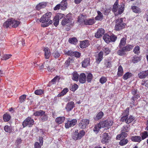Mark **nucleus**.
I'll return each instance as SVG.
<instances>
[{
  "label": "nucleus",
  "mask_w": 148,
  "mask_h": 148,
  "mask_svg": "<svg viewBox=\"0 0 148 148\" xmlns=\"http://www.w3.org/2000/svg\"><path fill=\"white\" fill-rule=\"evenodd\" d=\"M74 24V21H73L72 15L70 13L66 15L61 22V24L62 25H66L67 26V27L65 29L67 31H69L70 30L71 26H73Z\"/></svg>",
  "instance_id": "1"
},
{
  "label": "nucleus",
  "mask_w": 148,
  "mask_h": 148,
  "mask_svg": "<svg viewBox=\"0 0 148 148\" xmlns=\"http://www.w3.org/2000/svg\"><path fill=\"white\" fill-rule=\"evenodd\" d=\"M130 109L129 107L127 108L125 110L123 111L121 114L120 121L123 122H125L127 124L131 123L134 119L135 118L132 115L128 116L129 114Z\"/></svg>",
  "instance_id": "2"
},
{
  "label": "nucleus",
  "mask_w": 148,
  "mask_h": 148,
  "mask_svg": "<svg viewBox=\"0 0 148 148\" xmlns=\"http://www.w3.org/2000/svg\"><path fill=\"white\" fill-rule=\"evenodd\" d=\"M51 12H49L42 16L40 20V22L42 23H46L45 24H42V27H46L52 23V21L51 20Z\"/></svg>",
  "instance_id": "3"
},
{
  "label": "nucleus",
  "mask_w": 148,
  "mask_h": 148,
  "mask_svg": "<svg viewBox=\"0 0 148 148\" xmlns=\"http://www.w3.org/2000/svg\"><path fill=\"white\" fill-rule=\"evenodd\" d=\"M124 5H119V1L116 0L113 5L112 11L116 16L121 14L124 10Z\"/></svg>",
  "instance_id": "4"
},
{
  "label": "nucleus",
  "mask_w": 148,
  "mask_h": 148,
  "mask_svg": "<svg viewBox=\"0 0 148 148\" xmlns=\"http://www.w3.org/2000/svg\"><path fill=\"white\" fill-rule=\"evenodd\" d=\"M21 22L13 18H10L8 19L3 23V27L5 28L11 27L16 28L18 27Z\"/></svg>",
  "instance_id": "5"
},
{
  "label": "nucleus",
  "mask_w": 148,
  "mask_h": 148,
  "mask_svg": "<svg viewBox=\"0 0 148 148\" xmlns=\"http://www.w3.org/2000/svg\"><path fill=\"white\" fill-rule=\"evenodd\" d=\"M134 47L133 45H127L125 46L119 48L117 51V54L121 56H124L126 55V52L129 51L132 49Z\"/></svg>",
  "instance_id": "6"
},
{
  "label": "nucleus",
  "mask_w": 148,
  "mask_h": 148,
  "mask_svg": "<svg viewBox=\"0 0 148 148\" xmlns=\"http://www.w3.org/2000/svg\"><path fill=\"white\" fill-rule=\"evenodd\" d=\"M123 18H120L116 20V25L115 26V30L116 31H119L124 28L126 25L123 21Z\"/></svg>",
  "instance_id": "7"
},
{
  "label": "nucleus",
  "mask_w": 148,
  "mask_h": 148,
  "mask_svg": "<svg viewBox=\"0 0 148 148\" xmlns=\"http://www.w3.org/2000/svg\"><path fill=\"white\" fill-rule=\"evenodd\" d=\"M86 133L84 130H82L78 132V130H77L74 132L73 138L75 140L81 139L85 135Z\"/></svg>",
  "instance_id": "8"
},
{
  "label": "nucleus",
  "mask_w": 148,
  "mask_h": 148,
  "mask_svg": "<svg viewBox=\"0 0 148 148\" xmlns=\"http://www.w3.org/2000/svg\"><path fill=\"white\" fill-rule=\"evenodd\" d=\"M34 122V120L32 119L31 117L28 116L23 121L22 125L23 128L27 126L29 127H31L33 125Z\"/></svg>",
  "instance_id": "9"
},
{
  "label": "nucleus",
  "mask_w": 148,
  "mask_h": 148,
  "mask_svg": "<svg viewBox=\"0 0 148 148\" xmlns=\"http://www.w3.org/2000/svg\"><path fill=\"white\" fill-rule=\"evenodd\" d=\"M137 91V90L135 89L132 91L131 93L133 96L131 99L132 101L131 103L133 105H135V101L140 97V95Z\"/></svg>",
  "instance_id": "10"
},
{
  "label": "nucleus",
  "mask_w": 148,
  "mask_h": 148,
  "mask_svg": "<svg viewBox=\"0 0 148 148\" xmlns=\"http://www.w3.org/2000/svg\"><path fill=\"white\" fill-rule=\"evenodd\" d=\"M90 121L88 119H85L81 120L78 123L79 127L82 129H85L89 123Z\"/></svg>",
  "instance_id": "11"
},
{
  "label": "nucleus",
  "mask_w": 148,
  "mask_h": 148,
  "mask_svg": "<svg viewBox=\"0 0 148 148\" xmlns=\"http://www.w3.org/2000/svg\"><path fill=\"white\" fill-rule=\"evenodd\" d=\"M64 16L63 14L59 13H57L53 19L54 25L57 27L59 24V20L62 19Z\"/></svg>",
  "instance_id": "12"
},
{
  "label": "nucleus",
  "mask_w": 148,
  "mask_h": 148,
  "mask_svg": "<svg viewBox=\"0 0 148 148\" xmlns=\"http://www.w3.org/2000/svg\"><path fill=\"white\" fill-rule=\"evenodd\" d=\"M77 122V121L76 119H73L71 120H68L65 123V127L66 129L73 127L76 124Z\"/></svg>",
  "instance_id": "13"
},
{
  "label": "nucleus",
  "mask_w": 148,
  "mask_h": 148,
  "mask_svg": "<svg viewBox=\"0 0 148 148\" xmlns=\"http://www.w3.org/2000/svg\"><path fill=\"white\" fill-rule=\"evenodd\" d=\"M99 122L102 128L106 127L108 128H110L113 123V122L112 121L108 120H106L103 121H101Z\"/></svg>",
  "instance_id": "14"
},
{
  "label": "nucleus",
  "mask_w": 148,
  "mask_h": 148,
  "mask_svg": "<svg viewBox=\"0 0 148 148\" xmlns=\"http://www.w3.org/2000/svg\"><path fill=\"white\" fill-rule=\"evenodd\" d=\"M105 33V31L104 29L102 28H99L95 33V37L97 38H99L102 37Z\"/></svg>",
  "instance_id": "15"
},
{
  "label": "nucleus",
  "mask_w": 148,
  "mask_h": 148,
  "mask_svg": "<svg viewBox=\"0 0 148 148\" xmlns=\"http://www.w3.org/2000/svg\"><path fill=\"white\" fill-rule=\"evenodd\" d=\"M110 138L108 134L106 133H104L102 136V138L101 141V143L103 144L108 143L109 142Z\"/></svg>",
  "instance_id": "16"
},
{
  "label": "nucleus",
  "mask_w": 148,
  "mask_h": 148,
  "mask_svg": "<svg viewBox=\"0 0 148 148\" xmlns=\"http://www.w3.org/2000/svg\"><path fill=\"white\" fill-rule=\"evenodd\" d=\"M75 107V104L73 101H71L68 103L66 104L65 108L67 112L71 111Z\"/></svg>",
  "instance_id": "17"
},
{
  "label": "nucleus",
  "mask_w": 148,
  "mask_h": 148,
  "mask_svg": "<svg viewBox=\"0 0 148 148\" xmlns=\"http://www.w3.org/2000/svg\"><path fill=\"white\" fill-rule=\"evenodd\" d=\"M94 18L85 19L84 20V22L85 25H92L95 23Z\"/></svg>",
  "instance_id": "18"
},
{
  "label": "nucleus",
  "mask_w": 148,
  "mask_h": 148,
  "mask_svg": "<svg viewBox=\"0 0 148 148\" xmlns=\"http://www.w3.org/2000/svg\"><path fill=\"white\" fill-rule=\"evenodd\" d=\"M79 82L82 84H84L86 81V76L84 73H81L79 75Z\"/></svg>",
  "instance_id": "19"
},
{
  "label": "nucleus",
  "mask_w": 148,
  "mask_h": 148,
  "mask_svg": "<svg viewBox=\"0 0 148 148\" xmlns=\"http://www.w3.org/2000/svg\"><path fill=\"white\" fill-rule=\"evenodd\" d=\"M47 5L46 2H40L37 4L36 7V9L37 10H39L42 8H45L46 6Z\"/></svg>",
  "instance_id": "20"
},
{
  "label": "nucleus",
  "mask_w": 148,
  "mask_h": 148,
  "mask_svg": "<svg viewBox=\"0 0 148 148\" xmlns=\"http://www.w3.org/2000/svg\"><path fill=\"white\" fill-rule=\"evenodd\" d=\"M89 45V41L87 40H85L80 42L79 47L81 48H84L87 47Z\"/></svg>",
  "instance_id": "21"
},
{
  "label": "nucleus",
  "mask_w": 148,
  "mask_h": 148,
  "mask_svg": "<svg viewBox=\"0 0 148 148\" xmlns=\"http://www.w3.org/2000/svg\"><path fill=\"white\" fill-rule=\"evenodd\" d=\"M90 59L87 58L85 59L82 62V66L83 67L86 68L90 65Z\"/></svg>",
  "instance_id": "22"
},
{
  "label": "nucleus",
  "mask_w": 148,
  "mask_h": 148,
  "mask_svg": "<svg viewBox=\"0 0 148 148\" xmlns=\"http://www.w3.org/2000/svg\"><path fill=\"white\" fill-rule=\"evenodd\" d=\"M126 40L127 36L126 35L125 37H123L121 39L118 46L119 48H121L122 47H124L126 44Z\"/></svg>",
  "instance_id": "23"
},
{
  "label": "nucleus",
  "mask_w": 148,
  "mask_h": 148,
  "mask_svg": "<svg viewBox=\"0 0 148 148\" xmlns=\"http://www.w3.org/2000/svg\"><path fill=\"white\" fill-rule=\"evenodd\" d=\"M45 52V59H48L51 56V52L48 47H45L44 49Z\"/></svg>",
  "instance_id": "24"
},
{
  "label": "nucleus",
  "mask_w": 148,
  "mask_h": 148,
  "mask_svg": "<svg viewBox=\"0 0 148 148\" xmlns=\"http://www.w3.org/2000/svg\"><path fill=\"white\" fill-rule=\"evenodd\" d=\"M104 115V113L101 111L98 112L96 116L94 117V119L95 121H99L103 117Z\"/></svg>",
  "instance_id": "25"
},
{
  "label": "nucleus",
  "mask_w": 148,
  "mask_h": 148,
  "mask_svg": "<svg viewBox=\"0 0 148 148\" xmlns=\"http://www.w3.org/2000/svg\"><path fill=\"white\" fill-rule=\"evenodd\" d=\"M132 141L135 142L140 143L141 141V137L140 136H132L131 138Z\"/></svg>",
  "instance_id": "26"
},
{
  "label": "nucleus",
  "mask_w": 148,
  "mask_h": 148,
  "mask_svg": "<svg viewBox=\"0 0 148 148\" xmlns=\"http://www.w3.org/2000/svg\"><path fill=\"white\" fill-rule=\"evenodd\" d=\"M65 120V117L64 116H59L56 118L55 121L58 124H60L64 122Z\"/></svg>",
  "instance_id": "27"
},
{
  "label": "nucleus",
  "mask_w": 148,
  "mask_h": 148,
  "mask_svg": "<svg viewBox=\"0 0 148 148\" xmlns=\"http://www.w3.org/2000/svg\"><path fill=\"white\" fill-rule=\"evenodd\" d=\"M101 128H102V127L101 126L100 123V122H99V123L95 125L93 129V131L95 133L97 134L100 131V129Z\"/></svg>",
  "instance_id": "28"
},
{
  "label": "nucleus",
  "mask_w": 148,
  "mask_h": 148,
  "mask_svg": "<svg viewBox=\"0 0 148 148\" xmlns=\"http://www.w3.org/2000/svg\"><path fill=\"white\" fill-rule=\"evenodd\" d=\"M147 70L145 71H142L140 72L138 74V77L140 79H142L146 78L147 76Z\"/></svg>",
  "instance_id": "29"
},
{
  "label": "nucleus",
  "mask_w": 148,
  "mask_h": 148,
  "mask_svg": "<svg viewBox=\"0 0 148 148\" xmlns=\"http://www.w3.org/2000/svg\"><path fill=\"white\" fill-rule=\"evenodd\" d=\"M104 65L106 68H110L112 66V61L110 58L105 60Z\"/></svg>",
  "instance_id": "30"
},
{
  "label": "nucleus",
  "mask_w": 148,
  "mask_h": 148,
  "mask_svg": "<svg viewBox=\"0 0 148 148\" xmlns=\"http://www.w3.org/2000/svg\"><path fill=\"white\" fill-rule=\"evenodd\" d=\"M72 79L75 81L77 82L79 80V75L76 71L74 72L72 74Z\"/></svg>",
  "instance_id": "31"
},
{
  "label": "nucleus",
  "mask_w": 148,
  "mask_h": 148,
  "mask_svg": "<svg viewBox=\"0 0 148 148\" xmlns=\"http://www.w3.org/2000/svg\"><path fill=\"white\" fill-rule=\"evenodd\" d=\"M61 6V10H65L67 8V3L66 0H62L60 3Z\"/></svg>",
  "instance_id": "32"
},
{
  "label": "nucleus",
  "mask_w": 148,
  "mask_h": 148,
  "mask_svg": "<svg viewBox=\"0 0 148 148\" xmlns=\"http://www.w3.org/2000/svg\"><path fill=\"white\" fill-rule=\"evenodd\" d=\"M141 59V57L138 56V55H135L133 57L132 61L133 63H136L140 61Z\"/></svg>",
  "instance_id": "33"
},
{
  "label": "nucleus",
  "mask_w": 148,
  "mask_h": 148,
  "mask_svg": "<svg viewBox=\"0 0 148 148\" xmlns=\"http://www.w3.org/2000/svg\"><path fill=\"white\" fill-rule=\"evenodd\" d=\"M45 111L40 110L36 111L34 113L33 115L36 116H42L45 114Z\"/></svg>",
  "instance_id": "34"
},
{
  "label": "nucleus",
  "mask_w": 148,
  "mask_h": 148,
  "mask_svg": "<svg viewBox=\"0 0 148 148\" xmlns=\"http://www.w3.org/2000/svg\"><path fill=\"white\" fill-rule=\"evenodd\" d=\"M97 15L95 17V19L97 21L101 20L103 17V15L102 13L99 11H97Z\"/></svg>",
  "instance_id": "35"
},
{
  "label": "nucleus",
  "mask_w": 148,
  "mask_h": 148,
  "mask_svg": "<svg viewBox=\"0 0 148 148\" xmlns=\"http://www.w3.org/2000/svg\"><path fill=\"white\" fill-rule=\"evenodd\" d=\"M69 90L68 88H65L58 95L57 97H60L63 96L69 91Z\"/></svg>",
  "instance_id": "36"
},
{
  "label": "nucleus",
  "mask_w": 148,
  "mask_h": 148,
  "mask_svg": "<svg viewBox=\"0 0 148 148\" xmlns=\"http://www.w3.org/2000/svg\"><path fill=\"white\" fill-rule=\"evenodd\" d=\"M103 54L104 53L105 56H107L111 52V50L110 48L108 47H104L102 49V51Z\"/></svg>",
  "instance_id": "37"
},
{
  "label": "nucleus",
  "mask_w": 148,
  "mask_h": 148,
  "mask_svg": "<svg viewBox=\"0 0 148 148\" xmlns=\"http://www.w3.org/2000/svg\"><path fill=\"white\" fill-rule=\"evenodd\" d=\"M103 55L102 52L100 51L98 54V57L97 58L96 61L97 63H99L103 59Z\"/></svg>",
  "instance_id": "38"
},
{
  "label": "nucleus",
  "mask_w": 148,
  "mask_h": 148,
  "mask_svg": "<svg viewBox=\"0 0 148 148\" xmlns=\"http://www.w3.org/2000/svg\"><path fill=\"white\" fill-rule=\"evenodd\" d=\"M128 142V140L126 138H122L121 140L119 142V144L121 146L125 145L127 144Z\"/></svg>",
  "instance_id": "39"
},
{
  "label": "nucleus",
  "mask_w": 148,
  "mask_h": 148,
  "mask_svg": "<svg viewBox=\"0 0 148 148\" xmlns=\"http://www.w3.org/2000/svg\"><path fill=\"white\" fill-rule=\"evenodd\" d=\"M110 36L108 34H106L103 35V39L105 42L107 43H109L110 42Z\"/></svg>",
  "instance_id": "40"
},
{
  "label": "nucleus",
  "mask_w": 148,
  "mask_h": 148,
  "mask_svg": "<svg viewBox=\"0 0 148 148\" xmlns=\"http://www.w3.org/2000/svg\"><path fill=\"white\" fill-rule=\"evenodd\" d=\"M123 74V70L122 66L120 65L119 66L118 68V71L117 75L118 77L122 76Z\"/></svg>",
  "instance_id": "41"
},
{
  "label": "nucleus",
  "mask_w": 148,
  "mask_h": 148,
  "mask_svg": "<svg viewBox=\"0 0 148 148\" xmlns=\"http://www.w3.org/2000/svg\"><path fill=\"white\" fill-rule=\"evenodd\" d=\"M132 76V73L127 72L124 75L123 78L124 79L126 80L130 78Z\"/></svg>",
  "instance_id": "42"
},
{
  "label": "nucleus",
  "mask_w": 148,
  "mask_h": 148,
  "mask_svg": "<svg viewBox=\"0 0 148 148\" xmlns=\"http://www.w3.org/2000/svg\"><path fill=\"white\" fill-rule=\"evenodd\" d=\"M131 8L133 11L136 13H138L140 12V9L138 7L136 6H132Z\"/></svg>",
  "instance_id": "43"
},
{
  "label": "nucleus",
  "mask_w": 148,
  "mask_h": 148,
  "mask_svg": "<svg viewBox=\"0 0 148 148\" xmlns=\"http://www.w3.org/2000/svg\"><path fill=\"white\" fill-rule=\"evenodd\" d=\"M11 116L8 114L6 113L3 115V120L5 122H8L10 119Z\"/></svg>",
  "instance_id": "44"
},
{
  "label": "nucleus",
  "mask_w": 148,
  "mask_h": 148,
  "mask_svg": "<svg viewBox=\"0 0 148 148\" xmlns=\"http://www.w3.org/2000/svg\"><path fill=\"white\" fill-rule=\"evenodd\" d=\"M69 42L70 43L76 45L77 42V40L75 37L70 38L69 40Z\"/></svg>",
  "instance_id": "45"
},
{
  "label": "nucleus",
  "mask_w": 148,
  "mask_h": 148,
  "mask_svg": "<svg viewBox=\"0 0 148 148\" xmlns=\"http://www.w3.org/2000/svg\"><path fill=\"white\" fill-rule=\"evenodd\" d=\"M130 125H129L123 126L122 128L121 131H123L125 132H129L130 129Z\"/></svg>",
  "instance_id": "46"
},
{
  "label": "nucleus",
  "mask_w": 148,
  "mask_h": 148,
  "mask_svg": "<svg viewBox=\"0 0 148 148\" xmlns=\"http://www.w3.org/2000/svg\"><path fill=\"white\" fill-rule=\"evenodd\" d=\"M140 47L137 45L135 47L133 50V52L134 53L138 55L140 53Z\"/></svg>",
  "instance_id": "47"
},
{
  "label": "nucleus",
  "mask_w": 148,
  "mask_h": 148,
  "mask_svg": "<svg viewBox=\"0 0 148 148\" xmlns=\"http://www.w3.org/2000/svg\"><path fill=\"white\" fill-rule=\"evenodd\" d=\"M148 137V133L147 131H145L141 134V138L143 140Z\"/></svg>",
  "instance_id": "48"
},
{
  "label": "nucleus",
  "mask_w": 148,
  "mask_h": 148,
  "mask_svg": "<svg viewBox=\"0 0 148 148\" xmlns=\"http://www.w3.org/2000/svg\"><path fill=\"white\" fill-rule=\"evenodd\" d=\"M110 42H115L117 39V36L113 34H112L110 36Z\"/></svg>",
  "instance_id": "49"
},
{
  "label": "nucleus",
  "mask_w": 148,
  "mask_h": 148,
  "mask_svg": "<svg viewBox=\"0 0 148 148\" xmlns=\"http://www.w3.org/2000/svg\"><path fill=\"white\" fill-rule=\"evenodd\" d=\"M4 130L5 132L10 133L12 131V127L11 126L6 125L4 127Z\"/></svg>",
  "instance_id": "50"
},
{
  "label": "nucleus",
  "mask_w": 148,
  "mask_h": 148,
  "mask_svg": "<svg viewBox=\"0 0 148 148\" xmlns=\"http://www.w3.org/2000/svg\"><path fill=\"white\" fill-rule=\"evenodd\" d=\"M93 77L92 75L90 73L88 74L87 77H86V79L88 82H91Z\"/></svg>",
  "instance_id": "51"
},
{
  "label": "nucleus",
  "mask_w": 148,
  "mask_h": 148,
  "mask_svg": "<svg viewBox=\"0 0 148 148\" xmlns=\"http://www.w3.org/2000/svg\"><path fill=\"white\" fill-rule=\"evenodd\" d=\"M107 78L104 76H102L99 80V82L102 84L106 83L107 81Z\"/></svg>",
  "instance_id": "52"
},
{
  "label": "nucleus",
  "mask_w": 148,
  "mask_h": 148,
  "mask_svg": "<svg viewBox=\"0 0 148 148\" xmlns=\"http://www.w3.org/2000/svg\"><path fill=\"white\" fill-rule=\"evenodd\" d=\"M26 95H23L20 97L19 99V101L21 103L24 102L26 99Z\"/></svg>",
  "instance_id": "53"
},
{
  "label": "nucleus",
  "mask_w": 148,
  "mask_h": 148,
  "mask_svg": "<svg viewBox=\"0 0 148 148\" xmlns=\"http://www.w3.org/2000/svg\"><path fill=\"white\" fill-rule=\"evenodd\" d=\"M44 91L42 89L36 90L34 92L35 94L37 95H40L44 93Z\"/></svg>",
  "instance_id": "54"
},
{
  "label": "nucleus",
  "mask_w": 148,
  "mask_h": 148,
  "mask_svg": "<svg viewBox=\"0 0 148 148\" xmlns=\"http://www.w3.org/2000/svg\"><path fill=\"white\" fill-rule=\"evenodd\" d=\"M73 61V59L71 58H69L65 62V64L68 66H69L70 64Z\"/></svg>",
  "instance_id": "55"
},
{
  "label": "nucleus",
  "mask_w": 148,
  "mask_h": 148,
  "mask_svg": "<svg viewBox=\"0 0 148 148\" xmlns=\"http://www.w3.org/2000/svg\"><path fill=\"white\" fill-rule=\"evenodd\" d=\"M78 88V85L75 84H74L71 86L70 90L72 91H75Z\"/></svg>",
  "instance_id": "56"
},
{
  "label": "nucleus",
  "mask_w": 148,
  "mask_h": 148,
  "mask_svg": "<svg viewBox=\"0 0 148 148\" xmlns=\"http://www.w3.org/2000/svg\"><path fill=\"white\" fill-rule=\"evenodd\" d=\"M64 52L65 55L66 56H73V51L71 50H69L67 51H64Z\"/></svg>",
  "instance_id": "57"
},
{
  "label": "nucleus",
  "mask_w": 148,
  "mask_h": 148,
  "mask_svg": "<svg viewBox=\"0 0 148 148\" xmlns=\"http://www.w3.org/2000/svg\"><path fill=\"white\" fill-rule=\"evenodd\" d=\"M48 119V117L47 115L45 114L44 115H43L42 116H41L40 117V120L42 122H44L47 120Z\"/></svg>",
  "instance_id": "58"
},
{
  "label": "nucleus",
  "mask_w": 148,
  "mask_h": 148,
  "mask_svg": "<svg viewBox=\"0 0 148 148\" xmlns=\"http://www.w3.org/2000/svg\"><path fill=\"white\" fill-rule=\"evenodd\" d=\"M111 10V8H106L103 11V14L105 15L108 16Z\"/></svg>",
  "instance_id": "59"
},
{
  "label": "nucleus",
  "mask_w": 148,
  "mask_h": 148,
  "mask_svg": "<svg viewBox=\"0 0 148 148\" xmlns=\"http://www.w3.org/2000/svg\"><path fill=\"white\" fill-rule=\"evenodd\" d=\"M22 140L20 138H18L15 141L16 145L18 146L22 143Z\"/></svg>",
  "instance_id": "60"
},
{
  "label": "nucleus",
  "mask_w": 148,
  "mask_h": 148,
  "mask_svg": "<svg viewBox=\"0 0 148 148\" xmlns=\"http://www.w3.org/2000/svg\"><path fill=\"white\" fill-rule=\"evenodd\" d=\"M53 54L55 58H59L60 56V53L57 51H54Z\"/></svg>",
  "instance_id": "61"
},
{
  "label": "nucleus",
  "mask_w": 148,
  "mask_h": 148,
  "mask_svg": "<svg viewBox=\"0 0 148 148\" xmlns=\"http://www.w3.org/2000/svg\"><path fill=\"white\" fill-rule=\"evenodd\" d=\"M42 145L38 142H35L34 144V148H41Z\"/></svg>",
  "instance_id": "62"
},
{
  "label": "nucleus",
  "mask_w": 148,
  "mask_h": 148,
  "mask_svg": "<svg viewBox=\"0 0 148 148\" xmlns=\"http://www.w3.org/2000/svg\"><path fill=\"white\" fill-rule=\"evenodd\" d=\"M73 56H74L77 58H79L80 56V53L78 52H73Z\"/></svg>",
  "instance_id": "63"
},
{
  "label": "nucleus",
  "mask_w": 148,
  "mask_h": 148,
  "mask_svg": "<svg viewBox=\"0 0 148 148\" xmlns=\"http://www.w3.org/2000/svg\"><path fill=\"white\" fill-rule=\"evenodd\" d=\"M120 134L121 136V139L125 138L127 137V134L125 132L121 131V133Z\"/></svg>",
  "instance_id": "64"
}]
</instances>
